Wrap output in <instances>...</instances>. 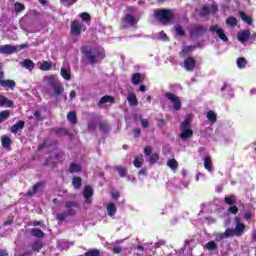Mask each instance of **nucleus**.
<instances>
[{
	"instance_id": "1",
	"label": "nucleus",
	"mask_w": 256,
	"mask_h": 256,
	"mask_svg": "<svg viewBox=\"0 0 256 256\" xmlns=\"http://www.w3.org/2000/svg\"><path fill=\"white\" fill-rule=\"evenodd\" d=\"M154 17L163 26H166L173 24V20H175V13L171 9H156L154 11Z\"/></svg>"
},
{
	"instance_id": "2",
	"label": "nucleus",
	"mask_w": 256,
	"mask_h": 256,
	"mask_svg": "<svg viewBox=\"0 0 256 256\" xmlns=\"http://www.w3.org/2000/svg\"><path fill=\"white\" fill-rule=\"evenodd\" d=\"M192 118L190 115L186 116L184 121L180 123V138L182 140L190 139L194 136V132L191 129Z\"/></svg>"
},
{
	"instance_id": "3",
	"label": "nucleus",
	"mask_w": 256,
	"mask_h": 256,
	"mask_svg": "<svg viewBox=\"0 0 256 256\" xmlns=\"http://www.w3.org/2000/svg\"><path fill=\"white\" fill-rule=\"evenodd\" d=\"M85 31H86L85 25L78 19H75L71 22V35L73 37H79L81 36L82 32H85Z\"/></svg>"
},
{
	"instance_id": "4",
	"label": "nucleus",
	"mask_w": 256,
	"mask_h": 256,
	"mask_svg": "<svg viewBox=\"0 0 256 256\" xmlns=\"http://www.w3.org/2000/svg\"><path fill=\"white\" fill-rule=\"evenodd\" d=\"M165 98L167 101H170V103L173 104L174 111H180L181 110V100L179 96H176V94H173L171 92L165 93Z\"/></svg>"
},
{
	"instance_id": "5",
	"label": "nucleus",
	"mask_w": 256,
	"mask_h": 256,
	"mask_svg": "<svg viewBox=\"0 0 256 256\" xmlns=\"http://www.w3.org/2000/svg\"><path fill=\"white\" fill-rule=\"evenodd\" d=\"M82 54L87 58L88 63H90V65L97 64V57L93 54L90 46H83Z\"/></svg>"
},
{
	"instance_id": "6",
	"label": "nucleus",
	"mask_w": 256,
	"mask_h": 256,
	"mask_svg": "<svg viewBox=\"0 0 256 256\" xmlns=\"http://www.w3.org/2000/svg\"><path fill=\"white\" fill-rule=\"evenodd\" d=\"M208 31L215 32L216 36L219 38V40H221L225 43H227L229 41L228 36H226L224 33V30H222L217 24L212 25Z\"/></svg>"
},
{
	"instance_id": "7",
	"label": "nucleus",
	"mask_w": 256,
	"mask_h": 256,
	"mask_svg": "<svg viewBox=\"0 0 256 256\" xmlns=\"http://www.w3.org/2000/svg\"><path fill=\"white\" fill-rule=\"evenodd\" d=\"M206 32H207L206 27H203L202 25H198V26L193 27L191 29V32L189 33V36L191 38H198V37H202L203 35H205Z\"/></svg>"
},
{
	"instance_id": "8",
	"label": "nucleus",
	"mask_w": 256,
	"mask_h": 256,
	"mask_svg": "<svg viewBox=\"0 0 256 256\" xmlns=\"http://www.w3.org/2000/svg\"><path fill=\"white\" fill-rule=\"evenodd\" d=\"M2 79H4V72L0 71V86L14 90V88L16 87V83L14 80H11V79L2 80Z\"/></svg>"
},
{
	"instance_id": "9",
	"label": "nucleus",
	"mask_w": 256,
	"mask_h": 256,
	"mask_svg": "<svg viewBox=\"0 0 256 256\" xmlns=\"http://www.w3.org/2000/svg\"><path fill=\"white\" fill-rule=\"evenodd\" d=\"M43 82H46V84L49 85L50 87L63 85L56 75L44 76Z\"/></svg>"
},
{
	"instance_id": "10",
	"label": "nucleus",
	"mask_w": 256,
	"mask_h": 256,
	"mask_svg": "<svg viewBox=\"0 0 256 256\" xmlns=\"http://www.w3.org/2000/svg\"><path fill=\"white\" fill-rule=\"evenodd\" d=\"M94 195V190L91 186H84V189H83V197H84V201L87 203V204H91L92 203V200L91 198L93 197Z\"/></svg>"
},
{
	"instance_id": "11",
	"label": "nucleus",
	"mask_w": 256,
	"mask_h": 256,
	"mask_svg": "<svg viewBox=\"0 0 256 256\" xmlns=\"http://www.w3.org/2000/svg\"><path fill=\"white\" fill-rule=\"evenodd\" d=\"M17 51H18V47L16 46H11L8 44L0 46V54L12 55V54H15Z\"/></svg>"
},
{
	"instance_id": "12",
	"label": "nucleus",
	"mask_w": 256,
	"mask_h": 256,
	"mask_svg": "<svg viewBox=\"0 0 256 256\" xmlns=\"http://www.w3.org/2000/svg\"><path fill=\"white\" fill-rule=\"evenodd\" d=\"M196 66V60L194 57H188L184 60V68L186 71L192 72L194 71Z\"/></svg>"
},
{
	"instance_id": "13",
	"label": "nucleus",
	"mask_w": 256,
	"mask_h": 256,
	"mask_svg": "<svg viewBox=\"0 0 256 256\" xmlns=\"http://www.w3.org/2000/svg\"><path fill=\"white\" fill-rule=\"evenodd\" d=\"M238 42L246 43L250 39V30H242L237 34Z\"/></svg>"
},
{
	"instance_id": "14",
	"label": "nucleus",
	"mask_w": 256,
	"mask_h": 256,
	"mask_svg": "<svg viewBox=\"0 0 256 256\" xmlns=\"http://www.w3.org/2000/svg\"><path fill=\"white\" fill-rule=\"evenodd\" d=\"M245 231V225L239 221V218L236 219V228H234V235L240 237Z\"/></svg>"
},
{
	"instance_id": "15",
	"label": "nucleus",
	"mask_w": 256,
	"mask_h": 256,
	"mask_svg": "<svg viewBox=\"0 0 256 256\" xmlns=\"http://www.w3.org/2000/svg\"><path fill=\"white\" fill-rule=\"evenodd\" d=\"M43 187H44L43 182H36V184H34V186H32V189L28 190L27 196L33 197L34 195H36L38 193L39 189L43 188Z\"/></svg>"
},
{
	"instance_id": "16",
	"label": "nucleus",
	"mask_w": 256,
	"mask_h": 256,
	"mask_svg": "<svg viewBox=\"0 0 256 256\" xmlns=\"http://www.w3.org/2000/svg\"><path fill=\"white\" fill-rule=\"evenodd\" d=\"M105 103H116L115 97L109 95L103 96L101 99H99L98 107L102 108V105H104Z\"/></svg>"
},
{
	"instance_id": "17",
	"label": "nucleus",
	"mask_w": 256,
	"mask_h": 256,
	"mask_svg": "<svg viewBox=\"0 0 256 256\" xmlns=\"http://www.w3.org/2000/svg\"><path fill=\"white\" fill-rule=\"evenodd\" d=\"M122 22L135 26L138 23V20H136L135 16L126 14L125 17L122 18Z\"/></svg>"
},
{
	"instance_id": "18",
	"label": "nucleus",
	"mask_w": 256,
	"mask_h": 256,
	"mask_svg": "<svg viewBox=\"0 0 256 256\" xmlns=\"http://www.w3.org/2000/svg\"><path fill=\"white\" fill-rule=\"evenodd\" d=\"M24 128H25V121L19 120L15 125L11 126V133L17 134L19 130H22Z\"/></svg>"
},
{
	"instance_id": "19",
	"label": "nucleus",
	"mask_w": 256,
	"mask_h": 256,
	"mask_svg": "<svg viewBox=\"0 0 256 256\" xmlns=\"http://www.w3.org/2000/svg\"><path fill=\"white\" fill-rule=\"evenodd\" d=\"M4 106L8 108H12L14 107V101H11L7 97L0 95V107H4Z\"/></svg>"
},
{
	"instance_id": "20",
	"label": "nucleus",
	"mask_w": 256,
	"mask_h": 256,
	"mask_svg": "<svg viewBox=\"0 0 256 256\" xmlns=\"http://www.w3.org/2000/svg\"><path fill=\"white\" fill-rule=\"evenodd\" d=\"M198 47H199V45L185 46L184 48H182V50L180 52V57H185L189 53H192Z\"/></svg>"
},
{
	"instance_id": "21",
	"label": "nucleus",
	"mask_w": 256,
	"mask_h": 256,
	"mask_svg": "<svg viewBox=\"0 0 256 256\" xmlns=\"http://www.w3.org/2000/svg\"><path fill=\"white\" fill-rule=\"evenodd\" d=\"M106 210H107V215L109 217H115L116 212H117V207H116L115 203L107 204Z\"/></svg>"
},
{
	"instance_id": "22",
	"label": "nucleus",
	"mask_w": 256,
	"mask_h": 256,
	"mask_svg": "<svg viewBox=\"0 0 256 256\" xmlns=\"http://www.w3.org/2000/svg\"><path fill=\"white\" fill-rule=\"evenodd\" d=\"M69 173L75 174V173H81L82 172V165L77 163H71L68 168Z\"/></svg>"
},
{
	"instance_id": "23",
	"label": "nucleus",
	"mask_w": 256,
	"mask_h": 256,
	"mask_svg": "<svg viewBox=\"0 0 256 256\" xmlns=\"http://www.w3.org/2000/svg\"><path fill=\"white\" fill-rule=\"evenodd\" d=\"M204 169H206L208 172L213 171V162L211 161L210 156L204 157Z\"/></svg>"
},
{
	"instance_id": "24",
	"label": "nucleus",
	"mask_w": 256,
	"mask_h": 256,
	"mask_svg": "<svg viewBox=\"0 0 256 256\" xmlns=\"http://www.w3.org/2000/svg\"><path fill=\"white\" fill-rule=\"evenodd\" d=\"M144 77L141 73H135L132 75V84L133 85H139L140 83H142Z\"/></svg>"
},
{
	"instance_id": "25",
	"label": "nucleus",
	"mask_w": 256,
	"mask_h": 256,
	"mask_svg": "<svg viewBox=\"0 0 256 256\" xmlns=\"http://www.w3.org/2000/svg\"><path fill=\"white\" fill-rule=\"evenodd\" d=\"M167 167L172 169L173 172H176L177 169L179 168V163L177 162L176 159H169L167 160Z\"/></svg>"
},
{
	"instance_id": "26",
	"label": "nucleus",
	"mask_w": 256,
	"mask_h": 256,
	"mask_svg": "<svg viewBox=\"0 0 256 256\" xmlns=\"http://www.w3.org/2000/svg\"><path fill=\"white\" fill-rule=\"evenodd\" d=\"M127 100L131 107L138 106V99L134 93H129Z\"/></svg>"
},
{
	"instance_id": "27",
	"label": "nucleus",
	"mask_w": 256,
	"mask_h": 256,
	"mask_svg": "<svg viewBox=\"0 0 256 256\" xmlns=\"http://www.w3.org/2000/svg\"><path fill=\"white\" fill-rule=\"evenodd\" d=\"M12 144V140L10 137H8L7 135H3L1 137V145L2 147H4L5 149H7L8 147H10Z\"/></svg>"
},
{
	"instance_id": "28",
	"label": "nucleus",
	"mask_w": 256,
	"mask_h": 256,
	"mask_svg": "<svg viewBox=\"0 0 256 256\" xmlns=\"http://www.w3.org/2000/svg\"><path fill=\"white\" fill-rule=\"evenodd\" d=\"M30 233L35 238H44V236H45V233L41 229H38V228H32L30 230Z\"/></svg>"
},
{
	"instance_id": "29",
	"label": "nucleus",
	"mask_w": 256,
	"mask_h": 256,
	"mask_svg": "<svg viewBox=\"0 0 256 256\" xmlns=\"http://www.w3.org/2000/svg\"><path fill=\"white\" fill-rule=\"evenodd\" d=\"M236 201H237V198L235 195H229L224 198V202L226 203V205H229V206H235Z\"/></svg>"
},
{
	"instance_id": "30",
	"label": "nucleus",
	"mask_w": 256,
	"mask_h": 256,
	"mask_svg": "<svg viewBox=\"0 0 256 256\" xmlns=\"http://www.w3.org/2000/svg\"><path fill=\"white\" fill-rule=\"evenodd\" d=\"M73 188L79 190L82 188V178L81 177H73L72 179Z\"/></svg>"
},
{
	"instance_id": "31",
	"label": "nucleus",
	"mask_w": 256,
	"mask_h": 256,
	"mask_svg": "<svg viewBox=\"0 0 256 256\" xmlns=\"http://www.w3.org/2000/svg\"><path fill=\"white\" fill-rule=\"evenodd\" d=\"M53 133L57 136H67L69 134L68 129L66 128H54L52 129Z\"/></svg>"
},
{
	"instance_id": "32",
	"label": "nucleus",
	"mask_w": 256,
	"mask_h": 256,
	"mask_svg": "<svg viewBox=\"0 0 256 256\" xmlns=\"http://www.w3.org/2000/svg\"><path fill=\"white\" fill-rule=\"evenodd\" d=\"M114 170L117 171L120 178H125L127 176V168H125L124 166H116L114 167Z\"/></svg>"
},
{
	"instance_id": "33",
	"label": "nucleus",
	"mask_w": 256,
	"mask_h": 256,
	"mask_svg": "<svg viewBox=\"0 0 256 256\" xmlns=\"http://www.w3.org/2000/svg\"><path fill=\"white\" fill-rule=\"evenodd\" d=\"M238 15L240 16V19L244 21L246 24L251 25L252 24V18L251 16H247L243 11L238 12Z\"/></svg>"
},
{
	"instance_id": "34",
	"label": "nucleus",
	"mask_w": 256,
	"mask_h": 256,
	"mask_svg": "<svg viewBox=\"0 0 256 256\" xmlns=\"http://www.w3.org/2000/svg\"><path fill=\"white\" fill-rule=\"evenodd\" d=\"M51 87L53 88L54 95H56V96L63 95V93H64V86H63V84L56 85V86H51Z\"/></svg>"
},
{
	"instance_id": "35",
	"label": "nucleus",
	"mask_w": 256,
	"mask_h": 256,
	"mask_svg": "<svg viewBox=\"0 0 256 256\" xmlns=\"http://www.w3.org/2000/svg\"><path fill=\"white\" fill-rule=\"evenodd\" d=\"M66 119L73 125L77 123L76 113L74 111L68 112Z\"/></svg>"
},
{
	"instance_id": "36",
	"label": "nucleus",
	"mask_w": 256,
	"mask_h": 256,
	"mask_svg": "<svg viewBox=\"0 0 256 256\" xmlns=\"http://www.w3.org/2000/svg\"><path fill=\"white\" fill-rule=\"evenodd\" d=\"M39 70L41 71H51L52 70V63L49 61H43L41 66H39Z\"/></svg>"
},
{
	"instance_id": "37",
	"label": "nucleus",
	"mask_w": 256,
	"mask_h": 256,
	"mask_svg": "<svg viewBox=\"0 0 256 256\" xmlns=\"http://www.w3.org/2000/svg\"><path fill=\"white\" fill-rule=\"evenodd\" d=\"M60 74L62 76V79H65L66 81H70L71 80V71H69V70H67L65 68H61Z\"/></svg>"
},
{
	"instance_id": "38",
	"label": "nucleus",
	"mask_w": 256,
	"mask_h": 256,
	"mask_svg": "<svg viewBox=\"0 0 256 256\" xmlns=\"http://www.w3.org/2000/svg\"><path fill=\"white\" fill-rule=\"evenodd\" d=\"M9 116H11L10 110H3L0 112V124L3 123L5 120H8Z\"/></svg>"
},
{
	"instance_id": "39",
	"label": "nucleus",
	"mask_w": 256,
	"mask_h": 256,
	"mask_svg": "<svg viewBox=\"0 0 256 256\" xmlns=\"http://www.w3.org/2000/svg\"><path fill=\"white\" fill-rule=\"evenodd\" d=\"M43 166L56 168L57 167V162H55L53 160V158H47V159H45V162H43Z\"/></svg>"
},
{
	"instance_id": "40",
	"label": "nucleus",
	"mask_w": 256,
	"mask_h": 256,
	"mask_svg": "<svg viewBox=\"0 0 256 256\" xmlns=\"http://www.w3.org/2000/svg\"><path fill=\"white\" fill-rule=\"evenodd\" d=\"M227 27H236L237 26V19L235 16H230L226 19Z\"/></svg>"
},
{
	"instance_id": "41",
	"label": "nucleus",
	"mask_w": 256,
	"mask_h": 256,
	"mask_svg": "<svg viewBox=\"0 0 256 256\" xmlns=\"http://www.w3.org/2000/svg\"><path fill=\"white\" fill-rule=\"evenodd\" d=\"M23 67L31 71L35 68V64L33 60L26 59L23 61Z\"/></svg>"
},
{
	"instance_id": "42",
	"label": "nucleus",
	"mask_w": 256,
	"mask_h": 256,
	"mask_svg": "<svg viewBox=\"0 0 256 256\" xmlns=\"http://www.w3.org/2000/svg\"><path fill=\"white\" fill-rule=\"evenodd\" d=\"M200 17L206 18L210 15V8L208 6H203L199 12Z\"/></svg>"
},
{
	"instance_id": "43",
	"label": "nucleus",
	"mask_w": 256,
	"mask_h": 256,
	"mask_svg": "<svg viewBox=\"0 0 256 256\" xmlns=\"http://www.w3.org/2000/svg\"><path fill=\"white\" fill-rule=\"evenodd\" d=\"M247 66V60L245 57H238L237 59V67L243 69Z\"/></svg>"
},
{
	"instance_id": "44",
	"label": "nucleus",
	"mask_w": 256,
	"mask_h": 256,
	"mask_svg": "<svg viewBox=\"0 0 256 256\" xmlns=\"http://www.w3.org/2000/svg\"><path fill=\"white\" fill-rule=\"evenodd\" d=\"M79 18L83 20V22H85L86 24H90L91 21V16L89 13H80L79 14Z\"/></svg>"
},
{
	"instance_id": "45",
	"label": "nucleus",
	"mask_w": 256,
	"mask_h": 256,
	"mask_svg": "<svg viewBox=\"0 0 256 256\" xmlns=\"http://www.w3.org/2000/svg\"><path fill=\"white\" fill-rule=\"evenodd\" d=\"M207 119L211 123H215V122H217V114H215V112H213V111H208L207 112Z\"/></svg>"
},
{
	"instance_id": "46",
	"label": "nucleus",
	"mask_w": 256,
	"mask_h": 256,
	"mask_svg": "<svg viewBox=\"0 0 256 256\" xmlns=\"http://www.w3.org/2000/svg\"><path fill=\"white\" fill-rule=\"evenodd\" d=\"M43 247H44V244L42 242H36L32 244L31 249L34 252H40Z\"/></svg>"
},
{
	"instance_id": "47",
	"label": "nucleus",
	"mask_w": 256,
	"mask_h": 256,
	"mask_svg": "<svg viewBox=\"0 0 256 256\" xmlns=\"http://www.w3.org/2000/svg\"><path fill=\"white\" fill-rule=\"evenodd\" d=\"M99 130H101L104 134L108 133L110 130L108 123H99Z\"/></svg>"
},
{
	"instance_id": "48",
	"label": "nucleus",
	"mask_w": 256,
	"mask_h": 256,
	"mask_svg": "<svg viewBox=\"0 0 256 256\" xmlns=\"http://www.w3.org/2000/svg\"><path fill=\"white\" fill-rule=\"evenodd\" d=\"M64 207L68 209L79 208V204L74 201H68V202H65Z\"/></svg>"
},
{
	"instance_id": "49",
	"label": "nucleus",
	"mask_w": 256,
	"mask_h": 256,
	"mask_svg": "<svg viewBox=\"0 0 256 256\" xmlns=\"http://www.w3.org/2000/svg\"><path fill=\"white\" fill-rule=\"evenodd\" d=\"M174 29L176 30L178 36L183 37L185 35V30L179 24L174 26Z\"/></svg>"
},
{
	"instance_id": "50",
	"label": "nucleus",
	"mask_w": 256,
	"mask_h": 256,
	"mask_svg": "<svg viewBox=\"0 0 256 256\" xmlns=\"http://www.w3.org/2000/svg\"><path fill=\"white\" fill-rule=\"evenodd\" d=\"M133 166H135L137 169L141 168L143 166V157L135 158L133 161Z\"/></svg>"
},
{
	"instance_id": "51",
	"label": "nucleus",
	"mask_w": 256,
	"mask_h": 256,
	"mask_svg": "<svg viewBox=\"0 0 256 256\" xmlns=\"http://www.w3.org/2000/svg\"><path fill=\"white\" fill-rule=\"evenodd\" d=\"M23 10H25V5H23L20 2L15 3V13H21Z\"/></svg>"
},
{
	"instance_id": "52",
	"label": "nucleus",
	"mask_w": 256,
	"mask_h": 256,
	"mask_svg": "<svg viewBox=\"0 0 256 256\" xmlns=\"http://www.w3.org/2000/svg\"><path fill=\"white\" fill-rule=\"evenodd\" d=\"M206 249H208V251H214L215 249H217V243H215L214 241H210L206 244Z\"/></svg>"
},
{
	"instance_id": "53",
	"label": "nucleus",
	"mask_w": 256,
	"mask_h": 256,
	"mask_svg": "<svg viewBox=\"0 0 256 256\" xmlns=\"http://www.w3.org/2000/svg\"><path fill=\"white\" fill-rule=\"evenodd\" d=\"M160 160V155L159 154H151L150 156V165L156 164L157 161Z\"/></svg>"
},
{
	"instance_id": "54",
	"label": "nucleus",
	"mask_w": 256,
	"mask_h": 256,
	"mask_svg": "<svg viewBox=\"0 0 256 256\" xmlns=\"http://www.w3.org/2000/svg\"><path fill=\"white\" fill-rule=\"evenodd\" d=\"M227 212L236 215L237 213H239V208H237L236 205H232L227 208Z\"/></svg>"
},
{
	"instance_id": "55",
	"label": "nucleus",
	"mask_w": 256,
	"mask_h": 256,
	"mask_svg": "<svg viewBox=\"0 0 256 256\" xmlns=\"http://www.w3.org/2000/svg\"><path fill=\"white\" fill-rule=\"evenodd\" d=\"M84 256H100V251L97 249L88 250Z\"/></svg>"
},
{
	"instance_id": "56",
	"label": "nucleus",
	"mask_w": 256,
	"mask_h": 256,
	"mask_svg": "<svg viewBox=\"0 0 256 256\" xmlns=\"http://www.w3.org/2000/svg\"><path fill=\"white\" fill-rule=\"evenodd\" d=\"M60 2L66 5V7H71L72 5H75L78 0H60Z\"/></svg>"
},
{
	"instance_id": "57",
	"label": "nucleus",
	"mask_w": 256,
	"mask_h": 256,
	"mask_svg": "<svg viewBox=\"0 0 256 256\" xmlns=\"http://www.w3.org/2000/svg\"><path fill=\"white\" fill-rule=\"evenodd\" d=\"M67 217H70V216L65 214V212L57 214V220L60 222H63L65 219H67Z\"/></svg>"
},
{
	"instance_id": "58",
	"label": "nucleus",
	"mask_w": 256,
	"mask_h": 256,
	"mask_svg": "<svg viewBox=\"0 0 256 256\" xmlns=\"http://www.w3.org/2000/svg\"><path fill=\"white\" fill-rule=\"evenodd\" d=\"M223 234L226 235V238L232 237L234 235L236 236L235 231L232 230L231 228H227L225 230V233H223Z\"/></svg>"
},
{
	"instance_id": "59",
	"label": "nucleus",
	"mask_w": 256,
	"mask_h": 256,
	"mask_svg": "<svg viewBox=\"0 0 256 256\" xmlns=\"http://www.w3.org/2000/svg\"><path fill=\"white\" fill-rule=\"evenodd\" d=\"M65 215L69 217H75L76 211L74 208H69V210L63 212Z\"/></svg>"
},
{
	"instance_id": "60",
	"label": "nucleus",
	"mask_w": 256,
	"mask_h": 256,
	"mask_svg": "<svg viewBox=\"0 0 256 256\" xmlns=\"http://www.w3.org/2000/svg\"><path fill=\"white\" fill-rule=\"evenodd\" d=\"M140 124L142 125L143 129L149 128V121L144 118H140Z\"/></svg>"
},
{
	"instance_id": "61",
	"label": "nucleus",
	"mask_w": 256,
	"mask_h": 256,
	"mask_svg": "<svg viewBox=\"0 0 256 256\" xmlns=\"http://www.w3.org/2000/svg\"><path fill=\"white\" fill-rule=\"evenodd\" d=\"M34 117L38 121H44V117H42L41 112H39L38 110L34 112Z\"/></svg>"
},
{
	"instance_id": "62",
	"label": "nucleus",
	"mask_w": 256,
	"mask_h": 256,
	"mask_svg": "<svg viewBox=\"0 0 256 256\" xmlns=\"http://www.w3.org/2000/svg\"><path fill=\"white\" fill-rule=\"evenodd\" d=\"M64 156H65V153L63 151H60V152L54 154V159L60 160V159H63Z\"/></svg>"
},
{
	"instance_id": "63",
	"label": "nucleus",
	"mask_w": 256,
	"mask_h": 256,
	"mask_svg": "<svg viewBox=\"0 0 256 256\" xmlns=\"http://www.w3.org/2000/svg\"><path fill=\"white\" fill-rule=\"evenodd\" d=\"M152 151L153 148H151V146H146V148H144V155L150 156Z\"/></svg>"
},
{
	"instance_id": "64",
	"label": "nucleus",
	"mask_w": 256,
	"mask_h": 256,
	"mask_svg": "<svg viewBox=\"0 0 256 256\" xmlns=\"http://www.w3.org/2000/svg\"><path fill=\"white\" fill-rule=\"evenodd\" d=\"M87 129H88V131H95V129H96L95 123L94 122L88 123Z\"/></svg>"
}]
</instances>
